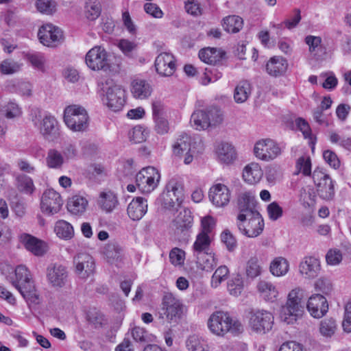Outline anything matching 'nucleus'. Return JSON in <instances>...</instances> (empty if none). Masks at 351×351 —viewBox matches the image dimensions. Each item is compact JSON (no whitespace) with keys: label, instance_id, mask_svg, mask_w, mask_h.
<instances>
[{"label":"nucleus","instance_id":"obj_1","mask_svg":"<svg viewBox=\"0 0 351 351\" xmlns=\"http://www.w3.org/2000/svg\"><path fill=\"white\" fill-rule=\"evenodd\" d=\"M7 278L20 292L29 305L40 304V298L36 290L32 275L25 266H17L14 270V277L9 276Z\"/></svg>","mask_w":351,"mask_h":351},{"label":"nucleus","instance_id":"obj_2","mask_svg":"<svg viewBox=\"0 0 351 351\" xmlns=\"http://www.w3.org/2000/svg\"><path fill=\"white\" fill-rule=\"evenodd\" d=\"M207 325L210 331L218 337H223L228 332L237 335L243 330L238 319L232 317L228 312L221 310L211 314Z\"/></svg>","mask_w":351,"mask_h":351},{"label":"nucleus","instance_id":"obj_3","mask_svg":"<svg viewBox=\"0 0 351 351\" xmlns=\"http://www.w3.org/2000/svg\"><path fill=\"white\" fill-rule=\"evenodd\" d=\"M223 114L217 107H209L204 110H195L191 117V125L196 130L214 128L222 123Z\"/></svg>","mask_w":351,"mask_h":351},{"label":"nucleus","instance_id":"obj_4","mask_svg":"<svg viewBox=\"0 0 351 351\" xmlns=\"http://www.w3.org/2000/svg\"><path fill=\"white\" fill-rule=\"evenodd\" d=\"M109 55L107 51L101 46H95L86 54L85 62L92 71L104 72H119L121 70V63L116 67H112L110 63Z\"/></svg>","mask_w":351,"mask_h":351},{"label":"nucleus","instance_id":"obj_5","mask_svg":"<svg viewBox=\"0 0 351 351\" xmlns=\"http://www.w3.org/2000/svg\"><path fill=\"white\" fill-rule=\"evenodd\" d=\"M88 115L86 109L79 105L67 106L64 111V121L71 130L81 132L88 127Z\"/></svg>","mask_w":351,"mask_h":351},{"label":"nucleus","instance_id":"obj_6","mask_svg":"<svg viewBox=\"0 0 351 351\" xmlns=\"http://www.w3.org/2000/svg\"><path fill=\"white\" fill-rule=\"evenodd\" d=\"M184 198L182 184L171 180L166 186V190L162 194V204L164 208L170 210H177Z\"/></svg>","mask_w":351,"mask_h":351},{"label":"nucleus","instance_id":"obj_7","mask_svg":"<svg viewBox=\"0 0 351 351\" xmlns=\"http://www.w3.org/2000/svg\"><path fill=\"white\" fill-rule=\"evenodd\" d=\"M282 152L283 147L270 138L257 141L254 147L255 156L266 162L276 159L282 154Z\"/></svg>","mask_w":351,"mask_h":351},{"label":"nucleus","instance_id":"obj_8","mask_svg":"<svg viewBox=\"0 0 351 351\" xmlns=\"http://www.w3.org/2000/svg\"><path fill=\"white\" fill-rule=\"evenodd\" d=\"M274 323V316L265 310L252 308L250 313L249 325L257 333L265 334L269 331Z\"/></svg>","mask_w":351,"mask_h":351},{"label":"nucleus","instance_id":"obj_9","mask_svg":"<svg viewBox=\"0 0 351 351\" xmlns=\"http://www.w3.org/2000/svg\"><path fill=\"white\" fill-rule=\"evenodd\" d=\"M237 221L238 229L247 237L255 238L263 231L264 221L259 212L249 215L247 218L242 220Z\"/></svg>","mask_w":351,"mask_h":351},{"label":"nucleus","instance_id":"obj_10","mask_svg":"<svg viewBox=\"0 0 351 351\" xmlns=\"http://www.w3.org/2000/svg\"><path fill=\"white\" fill-rule=\"evenodd\" d=\"M32 121L45 139L52 141L58 136V122L51 114H46L43 117L35 115Z\"/></svg>","mask_w":351,"mask_h":351},{"label":"nucleus","instance_id":"obj_11","mask_svg":"<svg viewBox=\"0 0 351 351\" xmlns=\"http://www.w3.org/2000/svg\"><path fill=\"white\" fill-rule=\"evenodd\" d=\"M312 178L320 197L326 200L332 199L335 195V186L330 176L320 169H315Z\"/></svg>","mask_w":351,"mask_h":351},{"label":"nucleus","instance_id":"obj_12","mask_svg":"<svg viewBox=\"0 0 351 351\" xmlns=\"http://www.w3.org/2000/svg\"><path fill=\"white\" fill-rule=\"evenodd\" d=\"M160 180V174L153 167H147L141 169L136 176V183L143 193H150L157 186Z\"/></svg>","mask_w":351,"mask_h":351},{"label":"nucleus","instance_id":"obj_13","mask_svg":"<svg viewBox=\"0 0 351 351\" xmlns=\"http://www.w3.org/2000/svg\"><path fill=\"white\" fill-rule=\"evenodd\" d=\"M74 272L81 279H87L95 271L93 258L86 253H79L73 257Z\"/></svg>","mask_w":351,"mask_h":351},{"label":"nucleus","instance_id":"obj_14","mask_svg":"<svg viewBox=\"0 0 351 351\" xmlns=\"http://www.w3.org/2000/svg\"><path fill=\"white\" fill-rule=\"evenodd\" d=\"M237 208L239 211L237 220H242L247 215L258 212L254 193L252 191L241 192L237 196Z\"/></svg>","mask_w":351,"mask_h":351},{"label":"nucleus","instance_id":"obj_15","mask_svg":"<svg viewBox=\"0 0 351 351\" xmlns=\"http://www.w3.org/2000/svg\"><path fill=\"white\" fill-rule=\"evenodd\" d=\"M106 104L112 111L118 112L122 110L125 104V91L117 84H112L106 90Z\"/></svg>","mask_w":351,"mask_h":351},{"label":"nucleus","instance_id":"obj_16","mask_svg":"<svg viewBox=\"0 0 351 351\" xmlns=\"http://www.w3.org/2000/svg\"><path fill=\"white\" fill-rule=\"evenodd\" d=\"M40 42L45 46L55 47L63 38L61 29L52 24H45L41 26L38 32Z\"/></svg>","mask_w":351,"mask_h":351},{"label":"nucleus","instance_id":"obj_17","mask_svg":"<svg viewBox=\"0 0 351 351\" xmlns=\"http://www.w3.org/2000/svg\"><path fill=\"white\" fill-rule=\"evenodd\" d=\"M63 204L60 195L53 189H46L43 193L40 208L43 213L55 214L59 212Z\"/></svg>","mask_w":351,"mask_h":351},{"label":"nucleus","instance_id":"obj_18","mask_svg":"<svg viewBox=\"0 0 351 351\" xmlns=\"http://www.w3.org/2000/svg\"><path fill=\"white\" fill-rule=\"evenodd\" d=\"M46 276L47 281L51 287L61 288L66 283L68 271L66 267L62 265L51 264L47 268Z\"/></svg>","mask_w":351,"mask_h":351},{"label":"nucleus","instance_id":"obj_19","mask_svg":"<svg viewBox=\"0 0 351 351\" xmlns=\"http://www.w3.org/2000/svg\"><path fill=\"white\" fill-rule=\"evenodd\" d=\"M230 197V189L223 184H215L209 190V199L217 207H224L228 205Z\"/></svg>","mask_w":351,"mask_h":351},{"label":"nucleus","instance_id":"obj_20","mask_svg":"<svg viewBox=\"0 0 351 351\" xmlns=\"http://www.w3.org/2000/svg\"><path fill=\"white\" fill-rule=\"evenodd\" d=\"M155 68L161 76H171L176 69L174 56L169 52L160 53L155 60Z\"/></svg>","mask_w":351,"mask_h":351},{"label":"nucleus","instance_id":"obj_21","mask_svg":"<svg viewBox=\"0 0 351 351\" xmlns=\"http://www.w3.org/2000/svg\"><path fill=\"white\" fill-rule=\"evenodd\" d=\"M321 270L320 261L313 256H306L299 265V272L306 279L316 278Z\"/></svg>","mask_w":351,"mask_h":351},{"label":"nucleus","instance_id":"obj_22","mask_svg":"<svg viewBox=\"0 0 351 351\" xmlns=\"http://www.w3.org/2000/svg\"><path fill=\"white\" fill-rule=\"evenodd\" d=\"M193 216L190 210L184 208L172 221V227L176 234L184 233L188 231L193 225Z\"/></svg>","mask_w":351,"mask_h":351},{"label":"nucleus","instance_id":"obj_23","mask_svg":"<svg viewBox=\"0 0 351 351\" xmlns=\"http://www.w3.org/2000/svg\"><path fill=\"white\" fill-rule=\"evenodd\" d=\"M20 241L27 250L36 256H43L47 252L45 243L30 234H22Z\"/></svg>","mask_w":351,"mask_h":351},{"label":"nucleus","instance_id":"obj_24","mask_svg":"<svg viewBox=\"0 0 351 351\" xmlns=\"http://www.w3.org/2000/svg\"><path fill=\"white\" fill-rule=\"evenodd\" d=\"M147 211V200L141 197L134 198L127 208L129 217L134 221L141 219Z\"/></svg>","mask_w":351,"mask_h":351},{"label":"nucleus","instance_id":"obj_25","mask_svg":"<svg viewBox=\"0 0 351 351\" xmlns=\"http://www.w3.org/2000/svg\"><path fill=\"white\" fill-rule=\"evenodd\" d=\"M287 61L281 56L271 58L266 64L267 73L274 77L283 75L287 71Z\"/></svg>","mask_w":351,"mask_h":351},{"label":"nucleus","instance_id":"obj_26","mask_svg":"<svg viewBox=\"0 0 351 351\" xmlns=\"http://www.w3.org/2000/svg\"><path fill=\"white\" fill-rule=\"evenodd\" d=\"M261 297L265 301L274 302L277 300L279 292L276 287L270 282L261 280L256 286Z\"/></svg>","mask_w":351,"mask_h":351},{"label":"nucleus","instance_id":"obj_27","mask_svg":"<svg viewBox=\"0 0 351 351\" xmlns=\"http://www.w3.org/2000/svg\"><path fill=\"white\" fill-rule=\"evenodd\" d=\"M158 319H161L162 322L167 323H178L182 319L186 313L183 308H158Z\"/></svg>","mask_w":351,"mask_h":351},{"label":"nucleus","instance_id":"obj_28","mask_svg":"<svg viewBox=\"0 0 351 351\" xmlns=\"http://www.w3.org/2000/svg\"><path fill=\"white\" fill-rule=\"evenodd\" d=\"M263 171L256 162L247 165L243 169V178L244 180L251 184L258 183L263 177Z\"/></svg>","mask_w":351,"mask_h":351},{"label":"nucleus","instance_id":"obj_29","mask_svg":"<svg viewBox=\"0 0 351 351\" xmlns=\"http://www.w3.org/2000/svg\"><path fill=\"white\" fill-rule=\"evenodd\" d=\"M217 154L220 162L224 164H230L237 158L234 147L227 143H222L218 145Z\"/></svg>","mask_w":351,"mask_h":351},{"label":"nucleus","instance_id":"obj_30","mask_svg":"<svg viewBox=\"0 0 351 351\" xmlns=\"http://www.w3.org/2000/svg\"><path fill=\"white\" fill-rule=\"evenodd\" d=\"M195 147V143L193 142L191 137L183 133L180 134L172 146L173 154L175 156L181 155L184 152H189L190 149Z\"/></svg>","mask_w":351,"mask_h":351},{"label":"nucleus","instance_id":"obj_31","mask_svg":"<svg viewBox=\"0 0 351 351\" xmlns=\"http://www.w3.org/2000/svg\"><path fill=\"white\" fill-rule=\"evenodd\" d=\"M131 92L136 99H143L151 95L152 88L149 83L143 80H134Z\"/></svg>","mask_w":351,"mask_h":351},{"label":"nucleus","instance_id":"obj_32","mask_svg":"<svg viewBox=\"0 0 351 351\" xmlns=\"http://www.w3.org/2000/svg\"><path fill=\"white\" fill-rule=\"evenodd\" d=\"M304 300V289L300 287H295L287 294L286 307H302Z\"/></svg>","mask_w":351,"mask_h":351},{"label":"nucleus","instance_id":"obj_33","mask_svg":"<svg viewBox=\"0 0 351 351\" xmlns=\"http://www.w3.org/2000/svg\"><path fill=\"white\" fill-rule=\"evenodd\" d=\"M88 200L81 195L71 197L67 202V209L73 215H81L86 210Z\"/></svg>","mask_w":351,"mask_h":351},{"label":"nucleus","instance_id":"obj_34","mask_svg":"<svg viewBox=\"0 0 351 351\" xmlns=\"http://www.w3.org/2000/svg\"><path fill=\"white\" fill-rule=\"evenodd\" d=\"M98 204L103 210L110 213L118 205L117 197L112 191L102 192L99 195Z\"/></svg>","mask_w":351,"mask_h":351},{"label":"nucleus","instance_id":"obj_35","mask_svg":"<svg viewBox=\"0 0 351 351\" xmlns=\"http://www.w3.org/2000/svg\"><path fill=\"white\" fill-rule=\"evenodd\" d=\"M252 86L249 82L243 80L240 82L234 88V99L237 104L246 101L251 95Z\"/></svg>","mask_w":351,"mask_h":351},{"label":"nucleus","instance_id":"obj_36","mask_svg":"<svg viewBox=\"0 0 351 351\" xmlns=\"http://www.w3.org/2000/svg\"><path fill=\"white\" fill-rule=\"evenodd\" d=\"M195 257L201 269L206 271L213 270L218 264V258L212 252H204Z\"/></svg>","mask_w":351,"mask_h":351},{"label":"nucleus","instance_id":"obj_37","mask_svg":"<svg viewBox=\"0 0 351 351\" xmlns=\"http://www.w3.org/2000/svg\"><path fill=\"white\" fill-rule=\"evenodd\" d=\"M54 232L61 239L69 240L74 236L73 226L65 220H58L54 226Z\"/></svg>","mask_w":351,"mask_h":351},{"label":"nucleus","instance_id":"obj_38","mask_svg":"<svg viewBox=\"0 0 351 351\" xmlns=\"http://www.w3.org/2000/svg\"><path fill=\"white\" fill-rule=\"evenodd\" d=\"M269 269L274 276L280 277L288 272L289 264L286 258L281 256L276 257L271 263Z\"/></svg>","mask_w":351,"mask_h":351},{"label":"nucleus","instance_id":"obj_39","mask_svg":"<svg viewBox=\"0 0 351 351\" xmlns=\"http://www.w3.org/2000/svg\"><path fill=\"white\" fill-rule=\"evenodd\" d=\"M303 315V308H280L279 318L287 324H293Z\"/></svg>","mask_w":351,"mask_h":351},{"label":"nucleus","instance_id":"obj_40","mask_svg":"<svg viewBox=\"0 0 351 351\" xmlns=\"http://www.w3.org/2000/svg\"><path fill=\"white\" fill-rule=\"evenodd\" d=\"M45 162L49 169H59L64 164V156L57 149H50L47 152Z\"/></svg>","mask_w":351,"mask_h":351},{"label":"nucleus","instance_id":"obj_41","mask_svg":"<svg viewBox=\"0 0 351 351\" xmlns=\"http://www.w3.org/2000/svg\"><path fill=\"white\" fill-rule=\"evenodd\" d=\"M189 351H210V348L202 338L197 335H190L185 342Z\"/></svg>","mask_w":351,"mask_h":351},{"label":"nucleus","instance_id":"obj_42","mask_svg":"<svg viewBox=\"0 0 351 351\" xmlns=\"http://www.w3.org/2000/svg\"><path fill=\"white\" fill-rule=\"evenodd\" d=\"M199 58L202 61L209 64H215L221 59V54L215 48H205L199 51Z\"/></svg>","mask_w":351,"mask_h":351},{"label":"nucleus","instance_id":"obj_43","mask_svg":"<svg viewBox=\"0 0 351 351\" xmlns=\"http://www.w3.org/2000/svg\"><path fill=\"white\" fill-rule=\"evenodd\" d=\"M243 19L236 15L228 16L223 19L222 26L225 31L237 33L243 27Z\"/></svg>","mask_w":351,"mask_h":351},{"label":"nucleus","instance_id":"obj_44","mask_svg":"<svg viewBox=\"0 0 351 351\" xmlns=\"http://www.w3.org/2000/svg\"><path fill=\"white\" fill-rule=\"evenodd\" d=\"M103 253L108 262L114 264L120 259L121 249L117 243H110L104 247Z\"/></svg>","mask_w":351,"mask_h":351},{"label":"nucleus","instance_id":"obj_45","mask_svg":"<svg viewBox=\"0 0 351 351\" xmlns=\"http://www.w3.org/2000/svg\"><path fill=\"white\" fill-rule=\"evenodd\" d=\"M228 291L233 296H239L244 289V280L243 277L237 274L232 276L228 282Z\"/></svg>","mask_w":351,"mask_h":351},{"label":"nucleus","instance_id":"obj_46","mask_svg":"<svg viewBox=\"0 0 351 351\" xmlns=\"http://www.w3.org/2000/svg\"><path fill=\"white\" fill-rule=\"evenodd\" d=\"M210 237L204 233H199L196 237L193 244V250L195 256L207 252L210 244Z\"/></svg>","mask_w":351,"mask_h":351},{"label":"nucleus","instance_id":"obj_47","mask_svg":"<svg viewBox=\"0 0 351 351\" xmlns=\"http://www.w3.org/2000/svg\"><path fill=\"white\" fill-rule=\"evenodd\" d=\"M262 266L259 263L257 257H251L245 265V274L248 278H255L260 276L262 272Z\"/></svg>","mask_w":351,"mask_h":351},{"label":"nucleus","instance_id":"obj_48","mask_svg":"<svg viewBox=\"0 0 351 351\" xmlns=\"http://www.w3.org/2000/svg\"><path fill=\"white\" fill-rule=\"evenodd\" d=\"M16 187L19 191L26 194H32L34 189V185L32 179L23 174L19 175L16 177Z\"/></svg>","mask_w":351,"mask_h":351},{"label":"nucleus","instance_id":"obj_49","mask_svg":"<svg viewBox=\"0 0 351 351\" xmlns=\"http://www.w3.org/2000/svg\"><path fill=\"white\" fill-rule=\"evenodd\" d=\"M25 58L34 69L45 71L46 59L43 54L39 52H31L27 53Z\"/></svg>","mask_w":351,"mask_h":351},{"label":"nucleus","instance_id":"obj_50","mask_svg":"<svg viewBox=\"0 0 351 351\" xmlns=\"http://www.w3.org/2000/svg\"><path fill=\"white\" fill-rule=\"evenodd\" d=\"M101 13V5L98 0H86L85 14L90 20L96 19Z\"/></svg>","mask_w":351,"mask_h":351},{"label":"nucleus","instance_id":"obj_51","mask_svg":"<svg viewBox=\"0 0 351 351\" xmlns=\"http://www.w3.org/2000/svg\"><path fill=\"white\" fill-rule=\"evenodd\" d=\"M230 271L227 266L221 265L214 272L211 278V286L213 287H218L222 282L226 280Z\"/></svg>","mask_w":351,"mask_h":351},{"label":"nucleus","instance_id":"obj_52","mask_svg":"<svg viewBox=\"0 0 351 351\" xmlns=\"http://www.w3.org/2000/svg\"><path fill=\"white\" fill-rule=\"evenodd\" d=\"M36 7L40 13L51 15L56 12L57 3L54 0H37Z\"/></svg>","mask_w":351,"mask_h":351},{"label":"nucleus","instance_id":"obj_53","mask_svg":"<svg viewBox=\"0 0 351 351\" xmlns=\"http://www.w3.org/2000/svg\"><path fill=\"white\" fill-rule=\"evenodd\" d=\"M337 330V324L332 318L322 320L319 326V332L324 337H331Z\"/></svg>","mask_w":351,"mask_h":351},{"label":"nucleus","instance_id":"obj_54","mask_svg":"<svg viewBox=\"0 0 351 351\" xmlns=\"http://www.w3.org/2000/svg\"><path fill=\"white\" fill-rule=\"evenodd\" d=\"M21 64L12 60H5L0 64V72L3 75H12L20 71Z\"/></svg>","mask_w":351,"mask_h":351},{"label":"nucleus","instance_id":"obj_55","mask_svg":"<svg viewBox=\"0 0 351 351\" xmlns=\"http://www.w3.org/2000/svg\"><path fill=\"white\" fill-rule=\"evenodd\" d=\"M118 48L128 58H133V53L137 49V44L128 39H121L117 43Z\"/></svg>","mask_w":351,"mask_h":351},{"label":"nucleus","instance_id":"obj_56","mask_svg":"<svg viewBox=\"0 0 351 351\" xmlns=\"http://www.w3.org/2000/svg\"><path fill=\"white\" fill-rule=\"evenodd\" d=\"M86 319L95 328L101 326L105 321L104 315L97 308H90L86 313Z\"/></svg>","mask_w":351,"mask_h":351},{"label":"nucleus","instance_id":"obj_57","mask_svg":"<svg viewBox=\"0 0 351 351\" xmlns=\"http://www.w3.org/2000/svg\"><path fill=\"white\" fill-rule=\"evenodd\" d=\"M3 112L5 117L8 119H14L19 117L22 111L19 105L14 102H9L3 106Z\"/></svg>","mask_w":351,"mask_h":351},{"label":"nucleus","instance_id":"obj_58","mask_svg":"<svg viewBox=\"0 0 351 351\" xmlns=\"http://www.w3.org/2000/svg\"><path fill=\"white\" fill-rule=\"evenodd\" d=\"M306 307H328V303L324 295L315 293L308 298Z\"/></svg>","mask_w":351,"mask_h":351},{"label":"nucleus","instance_id":"obj_59","mask_svg":"<svg viewBox=\"0 0 351 351\" xmlns=\"http://www.w3.org/2000/svg\"><path fill=\"white\" fill-rule=\"evenodd\" d=\"M296 167L298 171L303 173L305 176L311 174V162L309 157L301 156L296 162Z\"/></svg>","mask_w":351,"mask_h":351},{"label":"nucleus","instance_id":"obj_60","mask_svg":"<svg viewBox=\"0 0 351 351\" xmlns=\"http://www.w3.org/2000/svg\"><path fill=\"white\" fill-rule=\"evenodd\" d=\"M221 240L228 251H234L237 247V240L229 230H225L221 234Z\"/></svg>","mask_w":351,"mask_h":351},{"label":"nucleus","instance_id":"obj_61","mask_svg":"<svg viewBox=\"0 0 351 351\" xmlns=\"http://www.w3.org/2000/svg\"><path fill=\"white\" fill-rule=\"evenodd\" d=\"M129 138L134 143H140L145 141V130L141 126L134 127L129 133Z\"/></svg>","mask_w":351,"mask_h":351},{"label":"nucleus","instance_id":"obj_62","mask_svg":"<svg viewBox=\"0 0 351 351\" xmlns=\"http://www.w3.org/2000/svg\"><path fill=\"white\" fill-rule=\"evenodd\" d=\"M169 259L174 265H182L185 259V252L181 249L173 248L169 253Z\"/></svg>","mask_w":351,"mask_h":351},{"label":"nucleus","instance_id":"obj_63","mask_svg":"<svg viewBox=\"0 0 351 351\" xmlns=\"http://www.w3.org/2000/svg\"><path fill=\"white\" fill-rule=\"evenodd\" d=\"M267 212L269 219L272 221H276L282 215V208L276 202H273L267 206Z\"/></svg>","mask_w":351,"mask_h":351},{"label":"nucleus","instance_id":"obj_64","mask_svg":"<svg viewBox=\"0 0 351 351\" xmlns=\"http://www.w3.org/2000/svg\"><path fill=\"white\" fill-rule=\"evenodd\" d=\"M323 157L324 160L335 169H338L340 167V160L338 158L337 154L331 150H326L323 153Z\"/></svg>","mask_w":351,"mask_h":351}]
</instances>
